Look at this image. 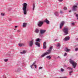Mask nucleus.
<instances>
[{
  "mask_svg": "<svg viewBox=\"0 0 78 78\" xmlns=\"http://www.w3.org/2000/svg\"><path fill=\"white\" fill-rule=\"evenodd\" d=\"M64 70V69H63L62 68H61V72H63Z\"/></svg>",
  "mask_w": 78,
  "mask_h": 78,
  "instance_id": "31",
  "label": "nucleus"
},
{
  "mask_svg": "<svg viewBox=\"0 0 78 78\" xmlns=\"http://www.w3.org/2000/svg\"><path fill=\"white\" fill-rule=\"evenodd\" d=\"M29 47H33V40H32L30 41L29 42Z\"/></svg>",
  "mask_w": 78,
  "mask_h": 78,
  "instance_id": "7",
  "label": "nucleus"
},
{
  "mask_svg": "<svg viewBox=\"0 0 78 78\" xmlns=\"http://www.w3.org/2000/svg\"><path fill=\"white\" fill-rule=\"evenodd\" d=\"M18 45L20 47H22V45H24V44H18Z\"/></svg>",
  "mask_w": 78,
  "mask_h": 78,
  "instance_id": "24",
  "label": "nucleus"
},
{
  "mask_svg": "<svg viewBox=\"0 0 78 78\" xmlns=\"http://www.w3.org/2000/svg\"><path fill=\"white\" fill-rule=\"evenodd\" d=\"M56 46L58 47H59V48H60V47H61V45L59 43H58L56 45Z\"/></svg>",
  "mask_w": 78,
  "mask_h": 78,
  "instance_id": "22",
  "label": "nucleus"
},
{
  "mask_svg": "<svg viewBox=\"0 0 78 78\" xmlns=\"http://www.w3.org/2000/svg\"><path fill=\"white\" fill-rule=\"evenodd\" d=\"M59 2H62L63 0H58Z\"/></svg>",
  "mask_w": 78,
  "mask_h": 78,
  "instance_id": "39",
  "label": "nucleus"
},
{
  "mask_svg": "<svg viewBox=\"0 0 78 78\" xmlns=\"http://www.w3.org/2000/svg\"><path fill=\"white\" fill-rule=\"evenodd\" d=\"M71 12V10H70V11H69V12Z\"/></svg>",
  "mask_w": 78,
  "mask_h": 78,
  "instance_id": "49",
  "label": "nucleus"
},
{
  "mask_svg": "<svg viewBox=\"0 0 78 78\" xmlns=\"http://www.w3.org/2000/svg\"><path fill=\"white\" fill-rule=\"evenodd\" d=\"M45 22L46 23V24L48 25L50 23V21L47 20V19H45V20L43 21V22Z\"/></svg>",
  "mask_w": 78,
  "mask_h": 78,
  "instance_id": "8",
  "label": "nucleus"
},
{
  "mask_svg": "<svg viewBox=\"0 0 78 78\" xmlns=\"http://www.w3.org/2000/svg\"><path fill=\"white\" fill-rule=\"evenodd\" d=\"M64 67H67V66L64 65Z\"/></svg>",
  "mask_w": 78,
  "mask_h": 78,
  "instance_id": "45",
  "label": "nucleus"
},
{
  "mask_svg": "<svg viewBox=\"0 0 78 78\" xmlns=\"http://www.w3.org/2000/svg\"><path fill=\"white\" fill-rule=\"evenodd\" d=\"M54 14L55 16H57V17H58V16H59V14L58 13V12H55L54 13Z\"/></svg>",
  "mask_w": 78,
  "mask_h": 78,
  "instance_id": "14",
  "label": "nucleus"
},
{
  "mask_svg": "<svg viewBox=\"0 0 78 78\" xmlns=\"http://www.w3.org/2000/svg\"><path fill=\"white\" fill-rule=\"evenodd\" d=\"M71 24L72 25H75V23H71Z\"/></svg>",
  "mask_w": 78,
  "mask_h": 78,
  "instance_id": "37",
  "label": "nucleus"
},
{
  "mask_svg": "<svg viewBox=\"0 0 78 78\" xmlns=\"http://www.w3.org/2000/svg\"><path fill=\"white\" fill-rule=\"evenodd\" d=\"M43 24H44V21H39L37 25L39 27H41Z\"/></svg>",
  "mask_w": 78,
  "mask_h": 78,
  "instance_id": "5",
  "label": "nucleus"
},
{
  "mask_svg": "<svg viewBox=\"0 0 78 78\" xmlns=\"http://www.w3.org/2000/svg\"><path fill=\"white\" fill-rule=\"evenodd\" d=\"M9 9H9V11H10V10H11V9H10V10H9Z\"/></svg>",
  "mask_w": 78,
  "mask_h": 78,
  "instance_id": "48",
  "label": "nucleus"
},
{
  "mask_svg": "<svg viewBox=\"0 0 78 78\" xmlns=\"http://www.w3.org/2000/svg\"><path fill=\"white\" fill-rule=\"evenodd\" d=\"M42 67H39V70H40V69H42Z\"/></svg>",
  "mask_w": 78,
  "mask_h": 78,
  "instance_id": "36",
  "label": "nucleus"
},
{
  "mask_svg": "<svg viewBox=\"0 0 78 78\" xmlns=\"http://www.w3.org/2000/svg\"><path fill=\"white\" fill-rule=\"evenodd\" d=\"M65 24V22L64 21H62L61 22V23L60 25V29H61L62 28V27L64 26V25Z\"/></svg>",
  "mask_w": 78,
  "mask_h": 78,
  "instance_id": "6",
  "label": "nucleus"
},
{
  "mask_svg": "<svg viewBox=\"0 0 78 78\" xmlns=\"http://www.w3.org/2000/svg\"><path fill=\"white\" fill-rule=\"evenodd\" d=\"M45 32H46V30H42V29L40 30V32L41 34H44Z\"/></svg>",
  "mask_w": 78,
  "mask_h": 78,
  "instance_id": "11",
  "label": "nucleus"
},
{
  "mask_svg": "<svg viewBox=\"0 0 78 78\" xmlns=\"http://www.w3.org/2000/svg\"><path fill=\"white\" fill-rule=\"evenodd\" d=\"M20 70H21L20 68H19L17 69V70H16V72H20Z\"/></svg>",
  "mask_w": 78,
  "mask_h": 78,
  "instance_id": "20",
  "label": "nucleus"
},
{
  "mask_svg": "<svg viewBox=\"0 0 78 78\" xmlns=\"http://www.w3.org/2000/svg\"><path fill=\"white\" fill-rule=\"evenodd\" d=\"M14 30H16V29H14Z\"/></svg>",
  "mask_w": 78,
  "mask_h": 78,
  "instance_id": "51",
  "label": "nucleus"
},
{
  "mask_svg": "<svg viewBox=\"0 0 78 78\" xmlns=\"http://www.w3.org/2000/svg\"><path fill=\"white\" fill-rule=\"evenodd\" d=\"M15 28H17L18 26H15Z\"/></svg>",
  "mask_w": 78,
  "mask_h": 78,
  "instance_id": "42",
  "label": "nucleus"
},
{
  "mask_svg": "<svg viewBox=\"0 0 78 78\" xmlns=\"http://www.w3.org/2000/svg\"><path fill=\"white\" fill-rule=\"evenodd\" d=\"M34 66L35 67V68H37V66L36 65H34Z\"/></svg>",
  "mask_w": 78,
  "mask_h": 78,
  "instance_id": "38",
  "label": "nucleus"
},
{
  "mask_svg": "<svg viewBox=\"0 0 78 78\" xmlns=\"http://www.w3.org/2000/svg\"><path fill=\"white\" fill-rule=\"evenodd\" d=\"M76 5H78V4H76Z\"/></svg>",
  "mask_w": 78,
  "mask_h": 78,
  "instance_id": "50",
  "label": "nucleus"
},
{
  "mask_svg": "<svg viewBox=\"0 0 78 78\" xmlns=\"http://www.w3.org/2000/svg\"><path fill=\"white\" fill-rule=\"evenodd\" d=\"M9 21H10V20H11V19H9Z\"/></svg>",
  "mask_w": 78,
  "mask_h": 78,
  "instance_id": "47",
  "label": "nucleus"
},
{
  "mask_svg": "<svg viewBox=\"0 0 78 78\" xmlns=\"http://www.w3.org/2000/svg\"><path fill=\"white\" fill-rule=\"evenodd\" d=\"M46 58H47V59H48L49 60H50V59H51V56H50V55L47 56H46Z\"/></svg>",
  "mask_w": 78,
  "mask_h": 78,
  "instance_id": "19",
  "label": "nucleus"
},
{
  "mask_svg": "<svg viewBox=\"0 0 78 78\" xmlns=\"http://www.w3.org/2000/svg\"><path fill=\"white\" fill-rule=\"evenodd\" d=\"M46 43L45 42H44L43 44V48L44 49H46L47 48V47L46 46Z\"/></svg>",
  "mask_w": 78,
  "mask_h": 78,
  "instance_id": "10",
  "label": "nucleus"
},
{
  "mask_svg": "<svg viewBox=\"0 0 78 78\" xmlns=\"http://www.w3.org/2000/svg\"><path fill=\"white\" fill-rule=\"evenodd\" d=\"M27 23H23V27H27Z\"/></svg>",
  "mask_w": 78,
  "mask_h": 78,
  "instance_id": "17",
  "label": "nucleus"
},
{
  "mask_svg": "<svg viewBox=\"0 0 78 78\" xmlns=\"http://www.w3.org/2000/svg\"><path fill=\"white\" fill-rule=\"evenodd\" d=\"M36 42H40V39L39 38H37L36 40Z\"/></svg>",
  "mask_w": 78,
  "mask_h": 78,
  "instance_id": "25",
  "label": "nucleus"
},
{
  "mask_svg": "<svg viewBox=\"0 0 78 78\" xmlns=\"http://www.w3.org/2000/svg\"><path fill=\"white\" fill-rule=\"evenodd\" d=\"M70 39V37L69 36H68L67 37H65L63 39L64 41H67Z\"/></svg>",
  "mask_w": 78,
  "mask_h": 78,
  "instance_id": "9",
  "label": "nucleus"
},
{
  "mask_svg": "<svg viewBox=\"0 0 78 78\" xmlns=\"http://www.w3.org/2000/svg\"><path fill=\"white\" fill-rule=\"evenodd\" d=\"M60 58V56H58V57H57V58Z\"/></svg>",
  "mask_w": 78,
  "mask_h": 78,
  "instance_id": "44",
  "label": "nucleus"
},
{
  "mask_svg": "<svg viewBox=\"0 0 78 78\" xmlns=\"http://www.w3.org/2000/svg\"><path fill=\"white\" fill-rule=\"evenodd\" d=\"M67 69H69V70L71 69V70H73L72 68H69V67H68L67 68Z\"/></svg>",
  "mask_w": 78,
  "mask_h": 78,
  "instance_id": "27",
  "label": "nucleus"
},
{
  "mask_svg": "<svg viewBox=\"0 0 78 78\" xmlns=\"http://www.w3.org/2000/svg\"><path fill=\"white\" fill-rule=\"evenodd\" d=\"M27 4L26 3H23V12L24 15H26L27 13Z\"/></svg>",
  "mask_w": 78,
  "mask_h": 78,
  "instance_id": "2",
  "label": "nucleus"
},
{
  "mask_svg": "<svg viewBox=\"0 0 78 78\" xmlns=\"http://www.w3.org/2000/svg\"><path fill=\"white\" fill-rule=\"evenodd\" d=\"M53 49V46H51L50 47L49 49L48 50V51L46 53H44L41 56V58H43L46 55H49L51 51V50Z\"/></svg>",
  "mask_w": 78,
  "mask_h": 78,
  "instance_id": "1",
  "label": "nucleus"
},
{
  "mask_svg": "<svg viewBox=\"0 0 78 78\" xmlns=\"http://www.w3.org/2000/svg\"><path fill=\"white\" fill-rule=\"evenodd\" d=\"M35 44L36 45H37L38 47H40V44L38 43V42H36Z\"/></svg>",
  "mask_w": 78,
  "mask_h": 78,
  "instance_id": "21",
  "label": "nucleus"
},
{
  "mask_svg": "<svg viewBox=\"0 0 78 78\" xmlns=\"http://www.w3.org/2000/svg\"><path fill=\"white\" fill-rule=\"evenodd\" d=\"M75 8H77V6L74 5L73 7V11H76V9Z\"/></svg>",
  "mask_w": 78,
  "mask_h": 78,
  "instance_id": "12",
  "label": "nucleus"
},
{
  "mask_svg": "<svg viewBox=\"0 0 78 78\" xmlns=\"http://www.w3.org/2000/svg\"><path fill=\"white\" fill-rule=\"evenodd\" d=\"M70 49H69L68 48L66 47L65 48V51L66 52H69L70 51Z\"/></svg>",
  "mask_w": 78,
  "mask_h": 78,
  "instance_id": "13",
  "label": "nucleus"
},
{
  "mask_svg": "<svg viewBox=\"0 0 78 78\" xmlns=\"http://www.w3.org/2000/svg\"><path fill=\"white\" fill-rule=\"evenodd\" d=\"M3 77L4 78H5V75H4L3 76Z\"/></svg>",
  "mask_w": 78,
  "mask_h": 78,
  "instance_id": "43",
  "label": "nucleus"
},
{
  "mask_svg": "<svg viewBox=\"0 0 78 78\" xmlns=\"http://www.w3.org/2000/svg\"><path fill=\"white\" fill-rule=\"evenodd\" d=\"M35 8V4L34 3L33 4V8L32 10L33 11H34V8Z\"/></svg>",
  "mask_w": 78,
  "mask_h": 78,
  "instance_id": "18",
  "label": "nucleus"
},
{
  "mask_svg": "<svg viewBox=\"0 0 78 78\" xmlns=\"http://www.w3.org/2000/svg\"><path fill=\"white\" fill-rule=\"evenodd\" d=\"M39 31V29L37 28L35 30V32L36 33H38Z\"/></svg>",
  "mask_w": 78,
  "mask_h": 78,
  "instance_id": "16",
  "label": "nucleus"
},
{
  "mask_svg": "<svg viewBox=\"0 0 78 78\" xmlns=\"http://www.w3.org/2000/svg\"><path fill=\"white\" fill-rule=\"evenodd\" d=\"M8 61V59H4V61H5V62H7Z\"/></svg>",
  "mask_w": 78,
  "mask_h": 78,
  "instance_id": "34",
  "label": "nucleus"
},
{
  "mask_svg": "<svg viewBox=\"0 0 78 78\" xmlns=\"http://www.w3.org/2000/svg\"><path fill=\"white\" fill-rule=\"evenodd\" d=\"M25 53H26V52L25 50H23V52H20V53H21V54H24Z\"/></svg>",
  "mask_w": 78,
  "mask_h": 78,
  "instance_id": "23",
  "label": "nucleus"
},
{
  "mask_svg": "<svg viewBox=\"0 0 78 78\" xmlns=\"http://www.w3.org/2000/svg\"><path fill=\"white\" fill-rule=\"evenodd\" d=\"M73 71H70L69 72V75H72V74H71V73H73Z\"/></svg>",
  "mask_w": 78,
  "mask_h": 78,
  "instance_id": "28",
  "label": "nucleus"
},
{
  "mask_svg": "<svg viewBox=\"0 0 78 78\" xmlns=\"http://www.w3.org/2000/svg\"><path fill=\"white\" fill-rule=\"evenodd\" d=\"M69 62L70 63V64H72L73 68H74V69L76 68V66L77 65V63H76V62H75V61L72 60L71 59H69Z\"/></svg>",
  "mask_w": 78,
  "mask_h": 78,
  "instance_id": "4",
  "label": "nucleus"
},
{
  "mask_svg": "<svg viewBox=\"0 0 78 78\" xmlns=\"http://www.w3.org/2000/svg\"><path fill=\"white\" fill-rule=\"evenodd\" d=\"M76 41H78V38H76Z\"/></svg>",
  "mask_w": 78,
  "mask_h": 78,
  "instance_id": "41",
  "label": "nucleus"
},
{
  "mask_svg": "<svg viewBox=\"0 0 78 78\" xmlns=\"http://www.w3.org/2000/svg\"><path fill=\"white\" fill-rule=\"evenodd\" d=\"M75 51H78V48H76L75 49Z\"/></svg>",
  "mask_w": 78,
  "mask_h": 78,
  "instance_id": "30",
  "label": "nucleus"
},
{
  "mask_svg": "<svg viewBox=\"0 0 78 78\" xmlns=\"http://www.w3.org/2000/svg\"><path fill=\"white\" fill-rule=\"evenodd\" d=\"M17 33H19L20 32V30H18L17 31Z\"/></svg>",
  "mask_w": 78,
  "mask_h": 78,
  "instance_id": "35",
  "label": "nucleus"
},
{
  "mask_svg": "<svg viewBox=\"0 0 78 78\" xmlns=\"http://www.w3.org/2000/svg\"><path fill=\"white\" fill-rule=\"evenodd\" d=\"M62 30L64 33V36L67 35L69 34V32L70 31V30H69V28L66 27H64Z\"/></svg>",
  "mask_w": 78,
  "mask_h": 78,
  "instance_id": "3",
  "label": "nucleus"
},
{
  "mask_svg": "<svg viewBox=\"0 0 78 78\" xmlns=\"http://www.w3.org/2000/svg\"><path fill=\"white\" fill-rule=\"evenodd\" d=\"M63 9H64V10H67V9L66 7H64Z\"/></svg>",
  "mask_w": 78,
  "mask_h": 78,
  "instance_id": "29",
  "label": "nucleus"
},
{
  "mask_svg": "<svg viewBox=\"0 0 78 78\" xmlns=\"http://www.w3.org/2000/svg\"><path fill=\"white\" fill-rule=\"evenodd\" d=\"M67 53H65L64 54V56H67Z\"/></svg>",
  "mask_w": 78,
  "mask_h": 78,
  "instance_id": "33",
  "label": "nucleus"
},
{
  "mask_svg": "<svg viewBox=\"0 0 78 78\" xmlns=\"http://www.w3.org/2000/svg\"><path fill=\"white\" fill-rule=\"evenodd\" d=\"M63 12H62V11H60V13H61V14H62Z\"/></svg>",
  "mask_w": 78,
  "mask_h": 78,
  "instance_id": "40",
  "label": "nucleus"
},
{
  "mask_svg": "<svg viewBox=\"0 0 78 78\" xmlns=\"http://www.w3.org/2000/svg\"><path fill=\"white\" fill-rule=\"evenodd\" d=\"M39 36H40V37H42L43 36V34L40 33L39 34Z\"/></svg>",
  "mask_w": 78,
  "mask_h": 78,
  "instance_id": "26",
  "label": "nucleus"
},
{
  "mask_svg": "<svg viewBox=\"0 0 78 78\" xmlns=\"http://www.w3.org/2000/svg\"><path fill=\"white\" fill-rule=\"evenodd\" d=\"M36 61L34 62L32 65H31L30 66V67L31 68V69H33V66H34V65L35 64H36Z\"/></svg>",
  "mask_w": 78,
  "mask_h": 78,
  "instance_id": "15",
  "label": "nucleus"
},
{
  "mask_svg": "<svg viewBox=\"0 0 78 78\" xmlns=\"http://www.w3.org/2000/svg\"><path fill=\"white\" fill-rule=\"evenodd\" d=\"M1 15L2 16H5V14L2 13H1Z\"/></svg>",
  "mask_w": 78,
  "mask_h": 78,
  "instance_id": "32",
  "label": "nucleus"
},
{
  "mask_svg": "<svg viewBox=\"0 0 78 78\" xmlns=\"http://www.w3.org/2000/svg\"><path fill=\"white\" fill-rule=\"evenodd\" d=\"M57 41V39L55 40L54 41Z\"/></svg>",
  "mask_w": 78,
  "mask_h": 78,
  "instance_id": "46",
  "label": "nucleus"
}]
</instances>
